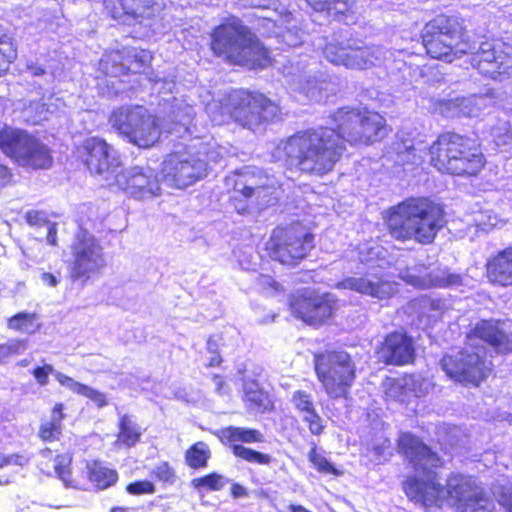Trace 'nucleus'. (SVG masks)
<instances>
[{"instance_id":"obj_1","label":"nucleus","mask_w":512,"mask_h":512,"mask_svg":"<svg viewBox=\"0 0 512 512\" xmlns=\"http://www.w3.org/2000/svg\"><path fill=\"white\" fill-rule=\"evenodd\" d=\"M336 127L317 126L296 131L283 145V162L288 171L324 176L333 171L351 146L369 147L382 143L393 129L380 112L368 107L342 106L331 115Z\"/></svg>"},{"instance_id":"obj_2","label":"nucleus","mask_w":512,"mask_h":512,"mask_svg":"<svg viewBox=\"0 0 512 512\" xmlns=\"http://www.w3.org/2000/svg\"><path fill=\"white\" fill-rule=\"evenodd\" d=\"M406 497L425 509H442L446 503L460 512H491L493 503L472 475L450 472L442 483L441 475L426 466L421 475H409L402 482Z\"/></svg>"},{"instance_id":"obj_3","label":"nucleus","mask_w":512,"mask_h":512,"mask_svg":"<svg viewBox=\"0 0 512 512\" xmlns=\"http://www.w3.org/2000/svg\"><path fill=\"white\" fill-rule=\"evenodd\" d=\"M388 235L395 241L431 245L447 223L441 203L429 196H409L382 214Z\"/></svg>"},{"instance_id":"obj_4","label":"nucleus","mask_w":512,"mask_h":512,"mask_svg":"<svg viewBox=\"0 0 512 512\" xmlns=\"http://www.w3.org/2000/svg\"><path fill=\"white\" fill-rule=\"evenodd\" d=\"M209 36L212 54L228 64L263 69L273 63L269 48L235 15L214 26Z\"/></svg>"},{"instance_id":"obj_5","label":"nucleus","mask_w":512,"mask_h":512,"mask_svg":"<svg viewBox=\"0 0 512 512\" xmlns=\"http://www.w3.org/2000/svg\"><path fill=\"white\" fill-rule=\"evenodd\" d=\"M429 165L443 175L476 177L486 165L477 137L456 130H443L427 147Z\"/></svg>"},{"instance_id":"obj_6","label":"nucleus","mask_w":512,"mask_h":512,"mask_svg":"<svg viewBox=\"0 0 512 512\" xmlns=\"http://www.w3.org/2000/svg\"><path fill=\"white\" fill-rule=\"evenodd\" d=\"M421 44L430 59L452 63L470 49V37L465 19L457 13L441 12L423 26Z\"/></svg>"},{"instance_id":"obj_7","label":"nucleus","mask_w":512,"mask_h":512,"mask_svg":"<svg viewBox=\"0 0 512 512\" xmlns=\"http://www.w3.org/2000/svg\"><path fill=\"white\" fill-rule=\"evenodd\" d=\"M316 246V235L304 221L294 219L274 226L264 243L266 257L293 269L306 260Z\"/></svg>"},{"instance_id":"obj_8","label":"nucleus","mask_w":512,"mask_h":512,"mask_svg":"<svg viewBox=\"0 0 512 512\" xmlns=\"http://www.w3.org/2000/svg\"><path fill=\"white\" fill-rule=\"evenodd\" d=\"M227 183L230 186L228 202L241 215L252 207L269 205L275 198V186L269 175L257 168L236 170L227 178Z\"/></svg>"},{"instance_id":"obj_9","label":"nucleus","mask_w":512,"mask_h":512,"mask_svg":"<svg viewBox=\"0 0 512 512\" xmlns=\"http://www.w3.org/2000/svg\"><path fill=\"white\" fill-rule=\"evenodd\" d=\"M69 248L71 258L66 262V270L71 283L85 287L103 274L107 267L106 255L93 234L79 230Z\"/></svg>"},{"instance_id":"obj_10","label":"nucleus","mask_w":512,"mask_h":512,"mask_svg":"<svg viewBox=\"0 0 512 512\" xmlns=\"http://www.w3.org/2000/svg\"><path fill=\"white\" fill-rule=\"evenodd\" d=\"M314 371L325 394L332 400L346 399L356 380V365L344 350L314 354Z\"/></svg>"},{"instance_id":"obj_11","label":"nucleus","mask_w":512,"mask_h":512,"mask_svg":"<svg viewBox=\"0 0 512 512\" xmlns=\"http://www.w3.org/2000/svg\"><path fill=\"white\" fill-rule=\"evenodd\" d=\"M108 122L120 136L141 149L153 147L161 137L158 117L141 105L117 107Z\"/></svg>"},{"instance_id":"obj_12","label":"nucleus","mask_w":512,"mask_h":512,"mask_svg":"<svg viewBox=\"0 0 512 512\" xmlns=\"http://www.w3.org/2000/svg\"><path fill=\"white\" fill-rule=\"evenodd\" d=\"M0 150L18 166L32 170L48 169L53 164L51 149L23 129L1 128Z\"/></svg>"},{"instance_id":"obj_13","label":"nucleus","mask_w":512,"mask_h":512,"mask_svg":"<svg viewBox=\"0 0 512 512\" xmlns=\"http://www.w3.org/2000/svg\"><path fill=\"white\" fill-rule=\"evenodd\" d=\"M221 108L225 114L242 126L271 122L279 113L278 105L264 94L243 88L228 92Z\"/></svg>"},{"instance_id":"obj_14","label":"nucleus","mask_w":512,"mask_h":512,"mask_svg":"<svg viewBox=\"0 0 512 512\" xmlns=\"http://www.w3.org/2000/svg\"><path fill=\"white\" fill-rule=\"evenodd\" d=\"M439 364L449 379L465 387H479L493 372L491 361L467 348L444 354Z\"/></svg>"},{"instance_id":"obj_15","label":"nucleus","mask_w":512,"mask_h":512,"mask_svg":"<svg viewBox=\"0 0 512 512\" xmlns=\"http://www.w3.org/2000/svg\"><path fill=\"white\" fill-rule=\"evenodd\" d=\"M153 60L151 51L131 46H122L106 50L98 63V69L104 77H123L143 74Z\"/></svg>"},{"instance_id":"obj_16","label":"nucleus","mask_w":512,"mask_h":512,"mask_svg":"<svg viewBox=\"0 0 512 512\" xmlns=\"http://www.w3.org/2000/svg\"><path fill=\"white\" fill-rule=\"evenodd\" d=\"M289 308L295 318L309 326L320 327L331 321L337 303L328 293L305 289L291 296Z\"/></svg>"},{"instance_id":"obj_17","label":"nucleus","mask_w":512,"mask_h":512,"mask_svg":"<svg viewBox=\"0 0 512 512\" xmlns=\"http://www.w3.org/2000/svg\"><path fill=\"white\" fill-rule=\"evenodd\" d=\"M207 163L198 154L171 152L161 163L160 173L177 189H185L207 175Z\"/></svg>"},{"instance_id":"obj_18","label":"nucleus","mask_w":512,"mask_h":512,"mask_svg":"<svg viewBox=\"0 0 512 512\" xmlns=\"http://www.w3.org/2000/svg\"><path fill=\"white\" fill-rule=\"evenodd\" d=\"M471 65L484 77L503 80L512 75V48L498 40H485L471 56Z\"/></svg>"},{"instance_id":"obj_19","label":"nucleus","mask_w":512,"mask_h":512,"mask_svg":"<svg viewBox=\"0 0 512 512\" xmlns=\"http://www.w3.org/2000/svg\"><path fill=\"white\" fill-rule=\"evenodd\" d=\"M219 441L230 448L232 454L243 461L257 465H269L272 463V457L255 449L244 446L243 444H253L264 442V434L256 428L226 426L217 433Z\"/></svg>"},{"instance_id":"obj_20","label":"nucleus","mask_w":512,"mask_h":512,"mask_svg":"<svg viewBox=\"0 0 512 512\" xmlns=\"http://www.w3.org/2000/svg\"><path fill=\"white\" fill-rule=\"evenodd\" d=\"M375 358L384 366L403 367L416 360V345L412 335L404 329L393 330L376 346Z\"/></svg>"},{"instance_id":"obj_21","label":"nucleus","mask_w":512,"mask_h":512,"mask_svg":"<svg viewBox=\"0 0 512 512\" xmlns=\"http://www.w3.org/2000/svg\"><path fill=\"white\" fill-rule=\"evenodd\" d=\"M323 53L329 62L357 70L371 68L378 58L374 46L359 45L357 42H330L324 46Z\"/></svg>"},{"instance_id":"obj_22","label":"nucleus","mask_w":512,"mask_h":512,"mask_svg":"<svg viewBox=\"0 0 512 512\" xmlns=\"http://www.w3.org/2000/svg\"><path fill=\"white\" fill-rule=\"evenodd\" d=\"M111 150L105 139L91 136L74 146L72 156L91 175H102L111 167Z\"/></svg>"},{"instance_id":"obj_23","label":"nucleus","mask_w":512,"mask_h":512,"mask_svg":"<svg viewBox=\"0 0 512 512\" xmlns=\"http://www.w3.org/2000/svg\"><path fill=\"white\" fill-rule=\"evenodd\" d=\"M345 285L352 291L378 300H387L397 293V284L391 277L381 271H366L361 276L345 279Z\"/></svg>"},{"instance_id":"obj_24","label":"nucleus","mask_w":512,"mask_h":512,"mask_svg":"<svg viewBox=\"0 0 512 512\" xmlns=\"http://www.w3.org/2000/svg\"><path fill=\"white\" fill-rule=\"evenodd\" d=\"M116 184L135 199L157 196L160 190L156 175L140 167L121 171L116 176Z\"/></svg>"},{"instance_id":"obj_25","label":"nucleus","mask_w":512,"mask_h":512,"mask_svg":"<svg viewBox=\"0 0 512 512\" xmlns=\"http://www.w3.org/2000/svg\"><path fill=\"white\" fill-rule=\"evenodd\" d=\"M467 339L481 340L497 354H512V333L503 328L501 320H479L467 332Z\"/></svg>"},{"instance_id":"obj_26","label":"nucleus","mask_w":512,"mask_h":512,"mask_svg":"<svg viewBox=\"0 0 512 512\" xmlns=\"http://www.w3.org/2000/svg\"><path fill=\"white\" fill-rule=\"evenodd\" d=\"M37 468L46 476H55L60 479L65 487L76 488L72 480V461L71 452H61L54 454L49 447L40 449L38 454Z\"/></svg>"},{"instance_id":"obj_27","label":"nucleus","mask_w":512,"mask_h":512,"mask_svg":"<svg viewBox=\"0 0 512 512\" xmlns=\"http://www.w3.org/2000/svg\"><path fill=\"white\" fill-rule=\"evenodd\" d=\"M398 452L407 458L416 467L421 461L426 460L434 468L444 467L445 461L430 446L426 445L418 436L405 432L397 440Z\"/></svg>"},{"instance_id":"obj_28","label":"nucleus","mask_w":512,"mask_h":512,"mask_svg":"<svg viewBox=\"0 0 512 512\" xmlns=\"http://www.w3.org/2000/svg\"><path fill=\"white\" fill-rule=\"evenodd\" d=\"M485 276L497 287H512V246L489 257L485 264Z\"/></svg>"},{"instance_id":"obj_29","label":"nucleus","mask_w":512,"mask_h":512,"mask_svg":"<svg viewBox=\"0 0 512 512\" xmlns=\"http://www.w3.org/2000/svg\"><path fill=\"white\" fill-rule=\"evenodd\" d=\"M50 417L41 419L36 436L43 444L59 442L63 437L64 420L66 419L65 405L56 402L50 409Z\"/></svg>"},{"instance_id":"obj_30","label":"nucleus","mask_w":512,"mask_h":512,"mask_svg":"<svg viewBox=\"0 0 512 512\" xmlns=\"http://www.w3.org/2000/svg\"><path fill=\"white\" fill-rule=\"evenodd\" d=\"M86 470L87 479L97 490H106L113 487L119 480L118 471L105 465L100 460L88 462Z\"/></svg>"},{"instance_id":"obj_31","label":"nucleus","mask_w":512,"mask_h":512,"mask_svg":"<svg viewBox=\"0 0 512 512\" xmlns=\"http://www.w3.org/2000/svg\"><path fill=\"white\" fill-rule=\"evenodd\" d=\"M141 436V429L129 415L125 414L119 418L115 446L132 448L140 442Z\"/></svg>"},{"instance_id":"obj_32","label":"nucleus","mask_w":512,"mask_h":512,"mask_svg":"<svg viewBox=\"0 0 512 512\" xmlns=\"http://www.w3.org/2000/svg\"><path fill=\"white\" fill-rule=\"evenodd\" d=\"M211 457V449L204 441H197L191 444L184 452L185 464L193 470L206 468Z\"/></svg>"},{"instance_id":"obj_33","label":"nucleus","mask_w":512,"mask_h":512,"mask_svg":"<svg viewBox=\"0 0 512 512\" xmlns=\"http://www.w3.org/2000/svg\"><path fill=\"white\" fill-rule=\"evenodd\" d=\"M244 401L251 410L257 413L271 412L275 408L269 393L257 385L245 389Z\"/></svg>"},{"instance_id":"obj_34","label":"nucleus","mask_w":512,"mask_h":512,"mask_svg":"<svg viewBox=\"0 0 512 512\" xmlns=\"http://www.w3.org/2000/svg\"><path fill=\"white\" fill-rule=\"evenodd\" d=\"M17 57V47L12 36L0 27V78L5 76Z\"/></svg>"},{"instance_id":"obj_35","label":"nucleus","mask_w":512,"mask_h":512,"mask_svg":"<svg viewBox=\"0 0 512 512\" xmlns=\"http://www.w3.org/2000/svg\"><path fill=\"white\" fill-rule=\"evenodd\" d=\"M7 327L16 332L33 334L39 330L40 324L36 313L18 312L7 319Z\"/></svg>"},{"instance_id":"obj_36","label":"nucleus","mask_w":512,"mask_h":512,"mask_svg":"<svg viewBox=\"0 0 512 512\" xmlns=\"http://www.w3.org/2000/svg\"><path fill=\"white\" fill-rule=\"evenodd\" d=\"M308 460L314 467V469L324 475H332L339 477L343 472L337 469L317 448L316 444H313L308 451Z\"/></svg>"},{"instance_id":"obj_37","label":"nucleus","mask_w":512,"mask_h":512,"mask_svg":"<svg viewBox=\"0 0 512 512\" xmlns=\"http://www.w3.org/2000/svg\"><path fill=\"white\" fill-rule=\"evenodd\" d=\"M229 482V479L223 475L213 471L203 476L193 478L190 482L191 486L196 490L220 491Z\"/></svg>"},{"instance_id":"obj_38","label":"nucleus","mask_w":512,"mask_h":512,"mask_svg":"<svg viewBox=\"0 0 512 512\" xmlns=\"http://www.w3.org/2000/svg\"><path fill=\"white\" fill-rule=\"evenodd\" d=\"M29 462V457L20 454V453H11L8 455L0 456V469L9 465H14L18 467H24ZM12 483L10 477H1L0 476V486H6Z\"/></svg>"},{"instance_id":"obj_39","label":"nucleus","mask_w":512,"mask_h":512,"mask_svg":"<svg viewBox=\"0 0 512 512\" xmlns=\"http://www.w3.org/2000/svg\"><path fill=\"white\" fill-rule=\"evenodd\" d=\"M292 403L302 416L316 410L312 396L303 390H297L293 393Z\"/></svg>"},{"instance_id":"obj_40","label":"nucleus","mask_w":512,"mask_h":512,"mask_svg":"<svg viewBox=\"0 0 512 512\" xmlns=\"http://www.w3.org/2000/svg\"><path fill=\"white\" fill-rule=\"evenodd\" d=\"M151 475L155 480L165 484H172L176 479L175 470L168 461L158 463L151 471Z\"/></svg>"},{"instance_id":"obj_41","label":"nucleus","mask_w":512,"mask_h":512,"mask_svg":"<svg viewBox=\"0 0 512 512\" xmlns=\"http://www.w3.org/2000/svg\"><path fill=\"white\" fill-rule=\"evenodd\" d=\"M125 491L133 496L150 495L155 493L156 487L152 481L141 479L128 483Z\"/></svg>"},{"instance_id":"obj_42","label":"nucleus","mask_w":512,"mask_h":512,"mask_svg":"<svg viewBox=\"0 0 512 512\" xmlns=\"http://www.w3.org/2000/svg\"><path fill=\"white\" fill-rule=\"evenodd\" d=\"M26 347L27 341L25 339H15L11 342L0 344V362L20 354Z\"/></svg>"},{"instance_id":"obj_43","label":"nucleus","mask_w":512,"mask_h":512,"mask_svg":"<svg viewBox=\"0 0 512 512\" xmlns=\"http://www.w3.org/2000/svg\"><path fill=\"white\" fill-rule=\"evenodd\" d=\"M302 421L307 426L311 435L320 436L325 430V422L317 410L302 416Z\"/></svg>"},{"instance_id":"obj_44","label":"nucleus","mask_w":512,"mask_h":512,"mask_svg":"<svg viewBox=\"0 0 512 512\" xmlns=\"http://www.w3.org/2000/svg\"><path fill=\"white\" fill-rule=\"evenodd\" d=\"M122 5V12H113L112 17L118 19L121 16H130L136 18L139 15L145 14L146 11L151 10L154 6V2L147 1L146 3L139 4L135 8H128L124 5L125 0H119Z\"/></svg>"},{"instance_id":"obj_45","label":"nucleus","mask_w":512,"mask_h":512,"mask_svg":"<svg viewBox=\"0 0 512 512\" xmlns=\"http://www.w3.org/2000/svg\"><path fill=\"white\" fill-rule=\"evenodd\" d=\"M79 395H82V396L90 399L92 402L95 403V405L98 408H102V407H105L108 405L107 397L103 392H100L94 388H91L86 384H84Z\"/></svg>"},{"instance_id":"obj_46","label":"nucleus","mask_w":512,"mask_h":512,"mask_svg":"<svg viewBox=\"0 0 512 512\" xmlns=\"http://www.w3.org/2000/svg\"><path fill=\"white\" fill-rule=\"evenodd\" d=\"M54 373L51 364H43L32 369L31 374L40 386H46L49 383V376Z\"/></svg>"},{"instance_id":"obj_47","label":"nucleus","mask_w":512,"mask_h":512,"mask_svg":"<svg viewBox=\"0 0 512 512\" xmlns=\"http://www.w3.org/2000/svg\"><path fill=\"white\" fill-rule=\"evenodd\" d=\"M317 10H334L335 14L340 13L344 14L345 11L349 9L348 0H324L319 4V6H315Z\"/></svg>"},{"instance_id":"obj_48","label":"nucleus","mask_w":512,"mask_h":512,"mask_svg":"<svg viewBox=\"0 0 512 512\" xmlns=\"http://www.w3.org/2000/svg\"><path fill=\"white\" fill-rule=\"evenodd\" d=\"M25 220L30 226L43 227L47 226L50 221L44 211L29 210L25 214Z\"/></svg>"},{"instance_id":"obj_49","label":"nucleus","mask_w":512,"mask_h":512,"mask_svg":"<svg viewBox=\"0 0 512 512\" xmlns=\"http://www.w3.org/2000/svg\"><path fill=\"white\" fill-rule=\"evenodd\" d=\"M54 376L60 385L66 387V388H69L70 390H72L74 393H76L78 395L84 386L83 383L75 381L72 377H70L66 374H63L61 372L54 373Z\"/></svg>"},{"instance_id":"obj_50","label":"nucleus","mask_w":512,"mask_h":512,"mask_svg":"<svg viewBox=\"0 0 512 512\" xmlns=\"http://www.w3.org/2000/svg\"><path fill=\"white\" fill-rule=\"evenodd\" d=\"M461 283V276L458 274H447L442 277H437L431 281V286L437 288H446Z\"/></svg>"},{"instance_id":"obj_51","label":"nucleus","mask_w":512,"mask_h":512,"mask_svg":"<svg viewBox=\"0 0 512 512\" xmlns=\"http://www.w3.org/2000/svg\"><path fill=\"white\" fill-rule=\"evenodd\" d=\"M259 285L265 291L269 292H281L283 291L282 285L274 278L268 275H260L258 278Z\"/></svg>"},{"instance_id":"obj_52","label":"nucleus","mask_w":512,"mask_h":512,"mask_svg":"<svg viewBox=\"0 0 512 512\" xmlns=\"http://www.w3.org/2000/svg\"><path fill=\"white\" fill-rule=\"evenodd\" d=\"M498 502L507 512H512V486L501 489Z\"/></svg>"},{"instance_id":"obj_53","label":"nucleus","mask_w":512,"mask_h":512,"mask_svg":"<svg viewBox=\"0 0 512 512\" xmlns=\"http://www.w3.org/2000/svg\"><path fill=\"white\" fill-rule=\"evenodd\" d=\"M46 239L49 245L51 246H57V224L54 222H50L47 225V235Z\"/></svg>"},{"instance_id":"obj_54","label":"nucleus","mask_w":512,"mask_h":512,"mask_svg":"<svg viewBox=\"0 0 512 512\" xmlns=\"http://www.w3.org/2000/svg\"><path fill=\"white\" fill-rule=\"evenodd\" d=\"M230 494L233 498H242L248 495L247 490L239 483H232Z\"/></svg>"},{"instance_id":"obj_55","label":"nucleus","mask_w":512,"mask_h":512,"mask_svg":"<svg viewBox=\"0 0 512 512\" xmlns=\"http://www.w3.org/2000/svg\"><path fill=\"white\" fill-rule=\"evenodd\" d=\"M40 277L48 287H56L59 284V279L51 272H44Z\"/></svg>"},{"instance_id":"obj_56","label":"nucleus","mask_w":512,"mask_h":512,"mask_svg":"<svg viewBox=\"0 0 512 512\" xmlns=\"http://www.w3.org/2000/svg\"><path fill=\"white\" fill-rule=\"evenodd\" d=\"M11 179V172L9 168L0 163V185L7 184Z\"/></svg>"},{"instance_id":"obj_57","label":"nucleus","mask_w":512,"mask_h":512,"mask_svg":"<svg viewBox=\"0 0 512 512\" xmlns=\"http://www.w3.org/2000/svg\"><path fill=\"white\" fill-rule=\"evenodd\" d=\"M212 379L215 384L216 391L220 394L223 393L224 388L226 386L225 378L222 375L214 374Z\"/></svg>"},{"instance_id":"obj_58","label":"nucleus","mask_w":512,"mask_h":512,"mask_svg":"<svg viewBox=\"0 0 512 512\" xmlns=\"http://www.w3.org/2000/svg\"><path fill=\"white\" fill-rule=\"evenodd\" d=\"M223 362V359L218 352H214V354L210 357L209 361L206 364L207 368L219 367Z\"/></svg>"},{"instance_id":"obj_59","label":"nucleus","mask_w":512,"mask_h":512,"mask_svg":"<svg viewBox=\"0 0 512 512\" xmlns=\"http://www.w3.org/2000/svg\"><path fill=\"white\" fill-rule=\"evenodd\" d=\"M289 512H312L308 510L306 507L299 504H290L288 506Z\"/></svg>"},{"instance_id":"obj_60","label":"nucleus","mask_w":512,"mask_h":512,"mask_svg":"<svg viewBox=\"0 0 512 512\" xmlns=\"http://www.w3.org/2000/svg\"><path fill=\"white\" fill-rule=\"evenodd\" d=\"M371 451L376 456H382L384 454V448L380 445L373 446Z\"/></svg>"},{"instance_id":"obj_61","label":"nucleus","mask_w":512,"mask_h":512,"mask_svg":"<svg viewBox=\"0 0 512 512\" xmlns=\"http://www.w3.org/2000/svg\"><path fill=\"white\" fill-rule=\"evenodd\" d=\"M109 512H130V509L123 506H113L110 508Z\"/></svg>"},{"instance_id":"obj_62","label":"nucleus","mask_w":512,"mask_h":512,"mask_svg":"<svg viewBox=\"0 0 512 512\" xmlns=\"http://www.w3.org/2000/svg\"><path fill=\"white\" fill-rule=\"evenodd\" d=\"M28 364H29V361H28L27 359H22V360H20V361L17 363V365H18L19 367H26V366H28Z\"/></svg>"},{"instance_id":"obj_63","label":"nucleus","mask_w":512,"mask_h":512,"mask_svg":"<svg viewBox=\"0 0 512 512\" xmlns=\"http://www.w3.org/2000/svg\"><path fill=\"white\" fill-rule=\"evenodd\" d=\"M407 151L410 153V154H413L414 151H415V148L411 145L407 148Z\"/></svg>"},{"instance_id":"obj_64","label":"nucleus","mask_w":512,"mask_h":512,"mask_svg":"<svg viewBox=\"0 0 512 512\" xmlns=\"http://www.w3.org/2000/svg\"><path fill=\"white\" fill-rule=\"evenodd\" d=\"M312 5H314V0H308Z\"/></svg>"}]
</instances>
